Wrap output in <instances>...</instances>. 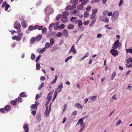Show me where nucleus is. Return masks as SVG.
Listing matches in <instances>:
<instances>
[{"instance_id": "obj_32", "label": "nucleus", "mask_w": 132, "mask_h": 132, "mask_svg": "<svg viewBox=\"0 0 132 132\" xmlns=\"http://www.w3.org/2000/svg\"><path fill=\"white\" fill-rule=\"evenodd\" d=\"M83 8V6L81 4L78 5L77 6V9L79 10H81Z\"/></svg>"}, {"instance_id": "obj_8", "label": "nucleus", "mask_w": 132, "mask_h": 132, "mask_svg": "<svg viewBox=\"0 0 132 132\" xmlns=\"http://www.w3.org/2000/svg\"><path fill=\"white\" fill-rule=\"evenodd\" d=\"M41 120V115L39 113L37 114L36 117V122L37 123L39 122Z\"/></svg>"}, {"instance_id": "obj_56", "label": "nucleus", "mask_w": 132, "mask_h": 132, "mask_svg": "<svg viewBox=\"0 0 132 132\" xmlns=\"http://www.w3.org/2000/svg\"><path fill=\"white\" fill-rule=\"evenodd\" d=\"M67 104H65L63 106L64 109L63 111V112H64L65 111L66 109H67Z\"/></svg>"}, {"instance_id": "obj_54", "label": "nucleus", "mask_w": 132, "mask_h": 132, "mask_svg": "<svg viewBox=\"0 0 132 132\" xmlns=\"http://www.w3.org/2000/svg\"><path fill=\"white\" fill-rule=\"evenodd\" d=\"M7 4L6 3V2H5L3 3L2 4V8H4V7Z\"/></svg>"}, {"instance_id": "obj_48", "label": "nucleus", "mask_w": 132, "mask_h": 132, "mask_svg": "<svg viewBox=\"0 0 132 132\" xmlns=\"http://www.w3.org/2000/svg\"><path fill=\"white\" fill-rule=\"evenodd\" d=\"M77 19V18L76 17H72L71 19L70 20L72 22H73L75 21Z\"/></svg>"}, {"instance_id": "obj_5", "label": "nucleus", "mask_w": 132, "mask_h": 132, "mask_svg": "<svg viewBox=\"0 0 132 132\" xmlns=\"http://www.w3.org/2000/svg\"><path fill=\"white\" fill-rule=\"evenodd\" d=\"M110 52L111 54L114 57L118 55L119 53L117 50L115 49H112L110 50Z\"/></svg>"}, {"instance_id": "obj_14", "label": "nucleus", "mask_w": 132, "mask_h": 132, "mask_svg": "<svg viewBox=\"0 0 132 132\" xmlns=\"http://www.w3.org/2000/svg\"><path fill=\"white\" fill-rule=\"evenodd\" d=\"M46 50V48L44 47L41 50H40V49H39L37 50V52H39V53L41 54L44 52Z\"/></svg>"}, {"instance_id": "obj_47", "label": "nucleus", "mask_w": 132, "mask_h": 132, "mask_svg": "<svg viewBox=\"0 0 132 132\" xmlns=\"http://www.w3.org/2000/svg\"><path fill=\"white\" fill-rule=\"evenodd\" d=\"M41 56V55H39L36 58L35 61L36 62H37L39 61V59H40Z\"/></svg>"}, {"instance_id": "obj_62", "label": "nucleus", "mask_w": 132, "mask_h": 132, "mask_svg": "<svg viewBox=\"0 0 132 132\" xmlns=\"http://www.w3.org/2000/svg\"><path fill=\"white\" fill-rule=\"evenodd\" d=\"M95 16V15L94 14H92V15H90V18L91 19H94V17Z\"/></svg>"}, {"instance_id": "obj_17", "label": "nucleus", "mask_w": 132, "mask_h": 132, "mask_svg": "<svg viewBox=\"0 0 132 132\" xmlns=\"http://www.w3.org/2000/svg\"><path fill=\"white\" fill-rule=\"evenodd\" d=\"M69 13L67 11H65L62 13L63 17H67V16L69 15Z\"/></svg>"}, {"instance_id": "obj_60", "label": "nucleus", "mask_w": 132, "mask_h": 132, "mask_svg": "<svg viewBox=\"0 0 132 132\" xmlns=\"http://www.w3.org/2000/svg\"><path fill=\"white\" fill-rule=\"evenodd\" d=\"M9 5L8 4L6 5V6H5V11H7V9H8L9 7Z\"/></svg>"}, {"instance_id": "obj_30", "label": "nucleus", "mask_w": 132, "mask_h": 132, "mask_svg": "<svg viewBox=\"0 0 132 132\" xmlns=\"http://www.w3.org/2000/svg\"><path fill=\"white\" fill-rule=\"evenodd\" d=\"M50 42L51 45H53L55 42V40L53 38H51L50 39Z\"/></svg>"}, {"instance_id": "obj_45", "label": "nucleus", "mask_w": 132, "mask_h": 132, "mask_svg": "<svg viewBox=\"0 0 132 132\" xmlns=\"http://www.w3.org/2000/svg\"><path fill=\"white\" fill-rule=\"evenodd\" d=\"M34 27L32 26H30L28 27V30L30 31H32L34 30Z\"/></svg>"}, {"instance_id": "obj_35", "label": "nucleus", "mask_w": 132, "mask_h": 132, "mask_svg": "<svg viewBox=\"0 0 132 132\" xmlns=\"http://www.w3.org/2000/svg\"><path fill=\"white\" fill-rule=\"evenodd\" d=\"M40 68V67L39 63H37L36 65V69L37 70H39Z\"/></svg>"}, {"instance_id": "obj_44", "label": "nucleus", "mask_w": 132, "mask_h": 132, "mask_svg": "<svg viewBox=\"0 0 132 132\" xmlns=\"http://www.w3.org/2000/svg\"><path fill=\"white\" fill-rule=\"evenodd\" d=\"M97 9H94L92 11V14H95L97 11Z\"/></svg>"}, {"instance_id": "obj_43", "label": "nucleus", "mask_w": 132, "mask_h": 132, "mask_svg": "<svg viewBox=\"0 0 132 132\" xmlns=\"http://www.w3.org/2000/svg\"><path fill=\"white\" fill-rule=\"evenodd\" d=\"M78 0H71V3H74L76 4H78Z\"/></svg>"}, {"instance_id": "obj_16", "label": "nucleus", "mask_w": 132, "mask_h": 132, "mask_svg": "<svg viewBox=\"0 0 132 132\" xmlns=\"http://www.w3.org/2000/svg\"><path fill=\"white\" fill-rule=\"evenodd\" d=\"M45 46V47L44 48H46V49L50 47H52V46L50 45V44L48 42L46 43Z\"/></svg>"}, {"instance_id": "obj_20", "label": "nucleus", "mask_w": 132, "mask_h": 132, "mask_svg": "<svg viewBox=\"0 0 132 132\" xmlns=\"http://www.w3.org/2000/svg\"><path fill=\"white\" fill-rule=\"evenodd\" d=\"M5 110L7 112L10 111L11 108V106L9 105H7L5 107Z\"/></svg>"}, {"instance_id": "obj_38", "label": "nucleus", "mask_w": 132, "mask_h": 132, "mask_svg": "<svg viewBox=\"0 0 132 132\" xmlns=\"http://www.w3.org/2000/svg\"><path fill=\"white\" fill-rule=\"evenodd\" d=\"M62 15L61 14H60L58 15L56 18V21H58L61 17Z\"/></svg>"}, {"instance_id": "obj_15", "label": "nucleus", "mask_w": 132, "mask_h": 132, "mask_svg": "<svg viewBox=\"0 0 132 132\" xmlns=\"http://www.w3.org/2000/svg\"><path fill=\"white\" fill-rule=\"evenodd\" d=\"M42 38V36L41 35H39L36 37V40L37 42L39 41Z\"/></svg>"}, {"instance_id": "obj_61", "label": "nucleus", "mask_w": 132, "mask_h": 132, "mask_svg": "<svg viewBox=\"0 0 132 132\" xmlns=\"http://www.w3.org/2000/svg\"><path fill=\"white\" fill-rule=\"evenodd\" d=\"M122 122L121 121V120H119L117 122V123L116 124V125L118 126V125H119L120 123H121Z\"/></svg>"}, {"instance_id": "obj_6", "label": "nucleus", "mask_w": 132, "mask_h": 132, "mask_svg": "<svg viewBox=\"0 0 132 132\" xmlns=\"http://www.w3.org/2000/svg\"><path fill=\"white\" fill-rule=\"evenodd\" d=\"M119 40H117L113 44V46L112 47V48L114 49H117L119 46Z\"/></svg>"}, {"instance_id": "obj_40", "label": "nucleus", "mask_w": 132, "mask_h": 132, "mask_svg": "<svg viewBox=\"0 0 132 132\" xmlns=\"http://www.w3.org/2000/svg\"><path fill=\"white\" fill-rule=\"evenodd\" d=\"M88 0H86L84 2H82L81 3V4L82 5H86L87 3H88Z\"/></svg>"}, {"instance_id": "obj_26", "label": "nucleus", "mask_w": 132, "mask_h": 132, "mask_svg": "<svg viewBox=\"0 0 132 132\" xmlns=\"http://www.w3.org/2000/svg\"><path fill=\"white\" fill-rule=\"evenodd\" d=\"M36 40V38L34 37H32L30 40V43L31 44H33L34 43Z\"/></svg>"}, {"instance_id": "obj_63", "label": "nucleus", "mask_w": 132, "mask_h": 132, "mask_svg": "<svg viewBox=\"0 0 132 132\" xmlns=\"http://www.w3.org/2000/svg\"><path fill=\"white\" fill-rule=\"evenodd\" d=\"M31 113L32 115H33L34 116H35L36 114V111L34 110H32Z\"/></svg>"}, {"instance_id": "obj_3", "label": "nucleus", "mask_w": 132, "mask_h": 132, "mask_svg": "<svg viewBox=\"0 0 132 132\" xmlns=\"http://www.w3.org/2000/svg\"><path fill=\"white\" fill-rule=\"evenodd\" d=\"M119 13L118 12L115 11L113 14L112 16V19L113 20L115 21L116 19L118 18L119 17Z\"/></svg>"}, {"instance_id": "obj_64", "label": "nucleus", "mask_w": 132, "mask_h": 132, "mask_svg": "<svg viewBox=\"0 0 132 132\" xmlns=\"http://www.w3.org/2000/svg\"><path fill=\"white\" fill-rule=\"evenodd\" d=\"M44 85V83H42V84L39 87L38 89L40 90L43 87Z\"/></svg>"}, {"instance_id": "obj_4", "label": "nucleus", "mask_w": 132, "mask_h": 132, "mask_svg": "<svg viewBox=\"0 0 132 132\" xmlns=\"http://www.w3.org/2000/svg\"><path fill=\"white\" fill-rule=\"evenodd\" d=\"M51 105H50L49 108L48 106L46 107L45 113L44 114L45 117H48L49 116L51 109Z\"/></svg>"}, {"instance_id": "obj_52", "label": "nucleus", "mask_w": 132, "mask_h": 132, "mask_svg": "<svg viewBox=\"0 0 132 132\" xmlns=\"http://www.w3.org/2000/svg\"><path fill=\"white\" fill-rule=\"evenodd\" d=\"M91 9V7L90 5H88L86 8V10L88 11H90Z\"/></svg>"}, {"instance_id": "obj_46", "label": "nucleus", "mask_w": 132, "mask_h": 132, "mask_svg": "<svg viewBox=\"0 0 132 132\" xmlns=\"http://www.w3.org/2000/svg\"><path fill=\"white\" fill-rule=\"evenodd\" d=\"M112 98L114 100H116L118 99V97L116 95H114L112 97Z\"/></svg>"}, {"instance_id": "obj_28", "label": "nucleus", "mask_w": 132, "mask_h": 132, "mask_svg": "<svg viewBox=\"0 0 132 132\" xmlns=\"http://www.w3.org/2000/svg\"><path fill=\"white\" fill-rule=\"evenodd\" d=\"M72 9V7L70 5H67L65 8V10H70Z\"/></svg>"}, {"instance_id": "obj_51", "label": "nucleus", "mask_w": 132, "mask_h": 132, "mask_svg": "<svg viewBox=\"0 0 132 132\" xmlns=\"http://www.w3.org/2000/svg\"><path fill=\"white\" fill-rule=\"evenodd\" d=\"M62 33L60 32H58L56 34V36L57 37H59L62 36Z\"/></svg>"}, {"instance_id": "obj_49", "label": "nucleus", "mask_w": 132, "mask_h": 132, "mask_svg": "<svg viewBox=\"0 0 132 132\" xmlns=\"http://www.w3.org/2000/svg\"><path fill=\"white\" fill-rule=\"evenodd\" d=\"M57 89H55V91L54 92V98H56V97L57 96V92L56 91Z\"/></svg>"}, {"instance_id": "obj_37", "label": "nucleus", "mask_w": 132, "mask_h": 132, "mask_svg": "<svg viewBox=\"0 0 132 132\" xmlns=\"http://www.w3.org/2000/svg\"><path fill=\"white\" fill-rule=\"evenodd\" d=\"M127 67L128 68L131 67H132V64L131 63H127L126 64Z\"/></svg>"}, {"instance_id": "obj_2", "label": "nucleus", "mask_w": 132, "mask_h": 132, "mask_svg": "<svg viewBox=\"0 0 132 132\" xmlns=\"http://www.w3.org/2000/svg\"><path fill=\"white\" fill-rule=\"evenodd\" d=\"M19 36H15L12 37V39L13 40H16L18 41H20L23 36V33L18 34Z\"/></svg>"}, {"instance_id": "obj_22", "label": "nucleus", "mask_w": 132, "mask_h": 132, "mask_svg": "<svg viewBox=\"0 0 132 132\" xmlns=\"http://www.w3.org/2000/svg\"><path fill=\"white\" fill-rule=\"evenodd\" d=\"M116 72L114 71L112 73V75L111 78V80H113V79L114 77L116 76Z\"/></svg>"}, {"instance_id": "obj_50", "label": "nucleus", "mask_w": 132, "mask_h": 132, "mask_svg": "<svg viewBox=\"0 0 132 132\" xmlns=\"http://www.w3.org/2000/svg\"><path fill=\"white\" fill-rule=\"evenodd\" d=\"M22 98L20 97H18L16 99H17V101H18L19 102H22L21 99Z\"/></svg>"}, {"instance_id": "obj_12", "label": "nucleus", "mask_w": 132, "mask_h": 132, "mask_svg": "<svg viewBox=\"0 0 132 132\" xmlns=\"http://www.w3.org/2000/svg\"><path fill=\"white\" fill-rule=\"evenodd\" d=\"M74 105L76 108L78 109H82L83 108L82 105L78 103H75Z\"/></svg>"}, {"instance_id": "obj_55", "label": "nucleus", "mask_w": 132, "mask_h": 132, "mask_svg": "<svg viewBox=\"0 0 132 132\" xmlns=\"http://www.w3.org/2000/svg\"><path fill=\"white\" fill-rule=\"evenodd\" d=\"M57 76L56 75H55V79H54L53 82H55L56 81V80L57 79Z\"/></svg>"}, {"instance_id": "obj_53", "label": "nucleus", "mask_w": 132, "mask_h": 132, "mask_svg": "<svg viewBox=\"0 0 132 132\" xmlns=\"http://www.w3.org/2000/svg\"><path fill=\"white\" fill-rule=\"evenodd\" d=\"M35 54H34L32 53L31 54V59L32 60H34L35 59Z\"/></svg>"}, {"instance_id": "obj_39", "label": "nucleus", "mask_w": 132, "mask_h": 132, "mask_svg": "<svg viewBox=\"0 0 132 132\" xmlns=\"http://www.w3.org/2000/svg\"><path fill=\"white\" fill-rule=\"evenodd\" d=\"M26 22L25 21H23L21 23V24L22 27L24 28L26 27Z\"/></svg>"}, {"instance_id": "obj_10", "label": "nucleus", "mask_w": 132, "mask_h": 132, "mask_svg": "<svg viewBox=\"0 0 132 132\" xmlns=\"http://www.w3.org/2000/svg\"><path fill=\"white\" fill-rule=\"evenodd\" d=\"M100 19L102 21L105 22H109V19L106 17L104 18V16H101L100 17Z\"/></svg>"}, {"instance_id": "obj_19", "label": "nucleus", "mask_w": 132, "mask_h": 132, "mask_svg": "<svg viewBox=\"0 0 132 132\" xmlns=\"http://www.w3.org/2000/svg\"><path fill=\"white\" fill-rule=\"evenodd\" d=\"M61 21L63 23H65L68 22V19L67 17H63Z\"/></svg>"}, {"instance_id": "obj_7", "label": "nucleus", "mask_w": 132, "mask_h": 132, "mask_svg": "<svg viewBox=\"0 0 132 132\" xmlns=\"http://www.w3.org/2000/svg\"><path fill=\"white\" fill-rule=\"evenodd\" d=\"M21 27V25L20 23L18 21L15 22L14 24V27L15 29H19Z\"/></svg>"}, {"instance_id": "obj_18", "label": "nucleus", "mask_w": 132, "mask_h": 132, "mask_svg": "<svg viewBox=\"0 0 132 132\" xmlns=\"http://www.w3.org/2000/svg\"><path fill=\"white\" fill-rule=\"evenodd\" d=\"M63 34L64 36L65 37H67L68 36V33L66 29H64L63 30Z\"/></svg>"}, {"instance_id": "obj_31", "label": "nucleus", "mask_w": 132, "mask_h": 132, "mask_svg": "<svg viewBox=\"0 0 132 132\" xmlns=\"http://www.w3.org/2000/svg\"><path fill=\"white\" fill-rule=\"evenodd\" d=\"M55 25V23H52L50 24L49 26V29L50 30H51L53 28V26Z\"/></svg>"}, {"instance_id": "obj_25", "label": "nucleus", "mask_w": 132, "mask_h": 132, "mask_svg": "<svg viewBox=\"0 0 132 132\" xmlns=\"http://www.w3.org/2000/svg\"><path fill=\"white\" fill-rule=\"evenodd\" d=\"M125 50L126 51V52L127 53L129 52L130 53L132 54V49L131 48V47L128 49H126Z\"/></svg>"}, {"instance_id": "obj_34", "label": "nucleus", "mask_w": 132, "mask_h": 132, "mask_svg": "<svg viewBox=\"0 0 132 132\" xmlns=\"http://www.w3.org/2000/svg\"><path fill=\"white\" fill-rule=\"evenodd\" d=\"M30 108L32 109H36V110H37V107L34 104H32L30 106Z\"/></svg>"}, {"instance_id": "obj_33", "label": "nucleus", "mask_w": 132, "mask_h": 132, "mask_svg": "<svg viewBox=\"0 0 132 132\" xmlns=\"http://www.w3.org/2000/svg\"><path fill=\"white\" fill-rule=\"evenodd\" d=\"M97 97V96H93L90 97H89V98H90V99L94 101H95L96 99V98Z\"/></svg>"}, {"instance_id": "obj_59", "label": "nucleus", "mask_w": 132, "mask_h": 132, "mask_svg": "<svg viewBox=\"0 0 132 132\" xmlns=\"http://www.w3.org/2000/svg\"><path fill=\"white\" fill-rule=\"evenodd\" d=\"M90 21L89 20H87L86 22L84 21V24L85 25H87L89 24Z\"/></svg>"}, {"instance_id": "obj_29", "label": "nucleus", "mask_w": 132, "mask_h": 132, "mask_svg": "<svg viewBox=\"0 0 132 132\" xmlns=\"http://www.w3.org/2000/svg\"><path fill=\"white\" fill-rule=\"evenodd\" d=\"M74 26L72 24H70L68 26V29H72L74 28Z\"/></svg>"}, {"instance_id": "obj_21", "label": "nucleus", "mask_w": 132, "mask_h": 132, "mask_svg": "<svg viewBox=\"0 0 132 132\" xmlns=\"http://www.w3.org/2000/svg\"><path fill=\"white\" fill-rule=\"evenodd\" d=\"M28 124L24 125L23 126V128L25 131L27 130V131L29 130V128L28 127Z\"/></svg>"}, {"instance_id": "obj_11", "label": "nucleus", "mask_w": 132, "mask_h": 132, "mask_svg": "<svg viewBox=\"0 0 132 132\" xmlns=\"http://www.w3.org/2000/svg\"><path fill=\"white\" fill-rule=\"evenodd\" d=\"M63 87V85L62 83L60 84L58 86L57 88V92L58 93H60L61 92L62 90V89Z\"/></svg>"}, {"instance_id": "obj_58", "label": "nucleus", "mask_w": 132, "mask_h": 132, "mask_svg": "<svg viewBox=\"0 0 132 132\" xmlns=\"http://www.w3.org/2000/svg\"><path fill=\"white\" fill-rule=\"evenodd\" d=\"M0 112L3 113H4L5 112V109L4 108H2L0 109Z\"/></svg>"}, {"instance_id": "obj_13", "label": "nucleus", "mask_w": 132, "mask_h": 132, "mask_svg": "<svg viewBox=\"0 0 132 132\" xmlns=\"http://www.w3.org/2000/svg\"><path fill=\"white\" fill-rule=\"evenodd\" d=\"M78 26L79 27V29H82V30H83L84 29V28L82 27H80L82 25V23L81 20H79L78 21Z\"/></svg>"}, {"instance_id": "obj_27", "label": "nucleus", "mask_w": 132, "mask_h": 132, "mask_svg": "<svg viewBox=\"0 0 132 132\" xmlns=\"http://www.w3.org/2000/svg\"><path fill=\"white\" fill-rule=\"evenodd\" d=\"M84 17L85 18H87L89 16V13L88 11H86L84 13Z\"/></svg>"}, {"instance_id": "obj_24", "label": "nucleus", "mask_w": 132, "mask_h": 132, "mask_svg": "<svg viewBox=\"0 0 132 132\" xmlns=\"http://www.w3.org/2000/svg\"><path fill=\"white\" fill-rule=\"evenodd\" d=\"M83 121L82 120V119H80L78 121V122L76 125H77V124L78 123V122L81 125V126L84 123V122H83Z\"/></svg>"}, {"instance_id": "obj_36", "label": "nucleus", "mask_w": 132, "mask_h": 132, "mask_svg": "<svg viewBox=\"0 0 132 132\" xmlns=\"http://www.w3.org/2000/svg\"><path fill=\"white\" fill-rule=\"evenodd\" d=\"M127 63H131L132 64V58L130 57L127 60Z\"/></svg>"}, {"instance_id": "obj_23", "label": "nucleus", "mask_w": 132, "mask_h": 132, "mask_svg": "<svg viewBox=\"0 0 132 132\" xmlns=\"http://www.w3.org/2000/svg\"><path fill=\"white\" fill-rule=\"evenodd\" d=\"M17 99H15L14 100L12 101L11 102V104L15 106L16 104Z\"/></svg>"}, {"instance_id": "obj_41", "label": "nucleus", "mask_w": 132, "mask_h": 132, "mask_svg": "<svg viewBox=\"0 0 132 132\" xmlns=\"http://www.w3.org/2000/svg\"><path fill=\"white\" fill-rule=\"evenodd\" d=\"M46 28H43L42 30V32L43 34H45L46 32Z\"/></svg>"}, {"instance_id": "obj_9", "label": "nucleus", "mask_w": 132, "mask_h": 132, "mask_svg": "<svg viewBox=\"0 0 132 132\" xmlns=\"http://www.w3.org/2000/svg\"><path fill=\"white\" fill-rule=\"evenodd\" d=\"M75 46L74 45L72 46L70 50L69 53H70L71 52H72L74 54L76 53L77 51L75 48Z\"/></svg>"}, {"instance_id": "obj_57", "label": "nucleus", "mask_w": 132, "mask_h": 132, "mask_svg": "<svg viewBox=\"0 0 132 132\" xmlns=\"http://www.w3.org/2000/svg\"><path fill=\"white\" fill-rule=\"evenodd\" d=\"M64 24H62L60 26L59 28L60 29H63L64 27Z\"/></svg>"}, {"instance_id": "obj_42", "label": "nucleus", "mask_w": 132, "mask_h": 132, "mask_svg": "<svg viewBox=\"0 0 132 132\" xmlns=\"http://www.w3.org/2000/svg\"><path fill=\"white\" fill-rule=\"evenodd\" d=\"M20 95L22 97H24L27 96V95H25V94L24 92H22L20 94Z\"/></svg>"}, {"instance_id": "obj_1", "label": "nucleus", "mask_w": 132, "mask_h": 132, "mask_svg": "<svg viewBox=\"0 0 132 132\" xmlns=\"http://www.w3.org/2000/svg\"><path fill=\"white\" fill-rule=\"evenodd\" d=\"M45 12L46 15H49L53 13V9L50 6H49L45 9Z\"/></svg>"}]
</instances>
